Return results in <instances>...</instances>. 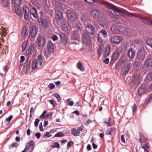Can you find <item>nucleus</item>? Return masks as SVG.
<instances>
[{"instance_id": "1", "label": "nucleus", "mask_w": 152, "mask_h": 152, "mask_svg": "<svg viewBox=\"0 0 152 152\" xmlns=\"http://www.w3.org/2000/svg\"><path fill=\"white\" fill-rule=\"evenodd\" d=\"M105 6L109 12L112 14L122 16H124L125 15L124 11L117 8L113 4H107Z\"/></svg>"}, {"instance_id": "2", "label": "nucleus", "mask_w": 152, "mask_h": 152, "mask_svg": "<svg viewBox=\"0 0 152 152\" xmlns=\"http://www.w3.org/2000/svg\"><path fill=\"white\" fill-rule=\"evenodd\" d=\"M91 40V37L89 33H84L82 36V41L83 43L86 46H88L90 43Z\"/></svg>"}, {"instance_id": "3", "label": "nucleus", "mask_w": 152, "mask_h": 152, "mask_svg": "<svg viewBox=\"0 0 152 152\" xmlns=\"http://www.w3.org/2000/svg\"><path fill=\"white\" fill-rule=\"evenodd\" d=\"M110 40L111 42L114 44H118L122 40V38L119 36L111 37Z\"/></svg>"}, {"instance_id": "4", "label": "nucleus", "mask_w": 152, "mask_h": 152, "mask_svg": "<svg viewBox=\"0 0 152 152\" xmlns=\"http://www.w3.org/2000/svg\"><path fill=\"white\" fill-rule=\"evenodd\" d=\"M46 40L43 37L40 36L37 38V44L38 46L40 47H42L45 45Z\"/></svg>"}, {"instance_id": "5", "label": "nucleus", "mask_w": 152, "mask_h": 152, "mask_svg": "<svg viewBox=\"0 0 152 152\" xmlns=\"http://www.w3.org/2000/svg\"><path fill=\"white\" fill-rule=\"evenodd\" d=\"M38 22L39 24L45 28H47L48 26V23L47 20L44 18H40L38 20Z\"/></svg>"}, {"instance_id": "6", "label": "nucleus", "mask_w": 152, "mask_h": 152, "mask_svg": "<svg viewBox=\"0 0 152 152\" xmlns=\"http://www.w3.org/2000/svg\"><path fill=\"white\" fill-rule=\"evenodd\" d=\"M37 29L35 26H32L30 29L29 36L32 38L35 37L37 33Z\"/></svg>"}, {"instance_id": "7", "label": "nucleus", "mask_w": 152, "mask_h": 152, "mask_svg": "<svg viewBox=\"0 0 152 152\" xmlns=\"http://www.w3.org/2000/svg\"><path fill=\"white\" fill-rule=\"evenodd\" d=\"M61 27L63 30L66 31H67L69 28V24L65 20H63L61 24Z\"/></svg>"}, {"instance_id": "8", "label": "nucleus", "mask_w": 152, "mask_h": 152, "mask_svg": "<svg viewBox=\"0 0 152 152\" xmlns=\"http://www.w3.org/2000/svg\"><path fill=\"white\" fill-rule=\"evenodd\" d=\"M23 13L24 14V18L25 19H27L29 17V14L30 10L28 7L26 6L23 7Z\"/></svg>"}, {"instance_id": "9", "label": "nucleus", "mask_w": 152, "mask_h": 152, "mask_svg": "<svg viewBox=\"0 0 152 152\" xmlns=\"http://www.w3.org/2000/svg\"><path fill=\"white\" fill-rule=\"evenodd\" d=\"M145 54L144 52H142L141 51H138L137 54V58L140 61H142L145 58Z\"/></svg>"}, {"instance_id": "10", "label": "nucleus", "mask_w": 152, "mask_h": 152, "mask_svg": "<svg viewBox=\"0 0 152 152\" xmlns=\"http://www.w3.org/2000/svg\"><path fill=\"white\" fill-rule=\"evenodd\" d=\"M86 29L91 34L93 35L95 33V28L94 26L91 25H89L86 26Z\"/></svg>"}, {"instance_id": "11", "label": "nucleus", "mask_w": 152, "mask_h": 152, "mask_svg": "<svg viewBox=\"0 0 152 152\" xmlns=\"http://www.w3.org/2000/svg\"><path fill=\"white\" fill-rule=\"evenodd\" d=\"M133 67L135 69L137 70L141 69L142 67L141 62H135L133 64Z\"/></svg>"}, {"instance_id": "12", "label": "nucleus", "mask_w": 152, "mask_h": 152, "mask_svg": "<svg viewBox=\"0 0 152 152\" xmlns=\"http://www.w3.org/2000/svg\"><path fill=\"white\" fill-rule=\"evenodd\" d=\"M139 138L140 142L141 143H145L147 140V139L144 137L142 132H140L139 133Z\"/></svg>"}, {"instance_id": "13", "label": "nucleus", "mask_w": 152, "mask_h": 152, "mask_svg": "<svg viewBox=\"0 0 152 152\" xmlns=\"http://www.w3.org/2000/svg\"><path fill=\"white\" fill-rule=\"evenodd\" d=\"M130 65L128 64H126L122 68V74L123 75H125L127 72L130 69Z\"/></svg>"}, {"instance_id": "14", "label": "nucleus", "mask_w": 152, "mask_h": 152, "mask_svg": "<svg viewBox=\"0 0 152 152\" xmlns=\"http://www.w3.org/2000/svg\"><path fill=\"white\" fill-rule=\"evenodd\" d=\"M61 42L64 44H66L67 42V38L65 34L62 32H60L59 33Z\"/></svg>"}, {"instance_id": "15", "label": "nucleus", "mask_w": 152, "mask_h": 152, "mask_svg": "<svg viewBox=\"0 0 152 152\" xmlns=\"http://www.w3.org/2000/svg\"><path fill=\"white\" fill-rule=\"evenodd\" d=\"M69 20L71 22L74 21L75 20L76 17L75 13L71 12L68 14L67 15Z\"/></svg>"}, {"instance_id": "16", "label": "nucleus", "mask_w": 152, "mask_h": 152, "mask_svg": "<svg viewBox=\"0 0 152 152\" xmlns=\"http://www.w3.org/2000/svg\"><path fill=\"white\" fill-rule=\"evenodd\" d=\"M30 14L35 18L38 17V15L37 9L34 7H32L30 9Z\"/></svg>"}, {"instance_id": "17", "label": "nucleus", "mask_w": 152, "mask_h": 152, "mask_svg": "<svg viewBox=\"0 0 152 152\" xmlns=\"http://www.w3.org/2000/svg\"><path fill=\"white\" fill-rule=\"evenodd\" d=\"M145 67L149 68L152 67V58L147 59L144 64Z\"/></svg>"}, {"instance_id": "18", "label": "nucleus", "mask_w": 152, "mask_h": 152, "mask_svg": "<svg viewBox=\"0 0 152 152\" xmlns=\"http://www.w3.org/2000/svg\"><path fill=\"white\" fill-rule=\"evenodd\" d=\"M55 18L58 20H61L63 18L62 14L61 11L56 10Z\"/></svg>"}, {"instance_id": "19", "label": "nucleus", "mask_w": 152, "mask_h": 152, "mask_svg": "<svg viewBox=\"0 0 152 152\" xmlns=\"http://www.w3.org/2000/svg\"><path fill=\"white\" fill-rule=\"evenodd\" d=\"M128 57L130 59L133 58L135 56V52L132 48H130L128 51Z\"/></svg>"}, {"instance_id": "20", "label": "nucleus", "mask_w": 152, "mask_h": 152, "mask_svg": "<svg viewBox=\"0 0 152 152\" xmlns=\"http://www.w3.org/2000/svg\"><path fill=\"white\" fill-rule=\"evenodd\" d=\"M47 48L49 53H52L53 52L54 47L53 44L52 42H48Z\"/></svg>"}, {"instance_id": "21", "label": "nucleus", "mask_w": 152, "mask_h": 152, "mask_svg": "<svg viewBox=\"0 0 152 152\" xmlns=\"http://www.w3.org/2000/svg\"><path fill=\"white\" fill-rule=\"evenodd\" d=\"M90 13L92 16L96 18L99 17L100 15V12H99L96 10H91Z\"/></svg>"}, {"instance_id": "22", "label": "nucleus", "mask_w": 152, "mask_h": 152, "mask_svg": "<svg viewBox=\"0 0 152 152\" xmlns=\"http://www.w3.org/2000/svg\"><path fill=\"white\" fill-rule=\"evenodd\" d=\"M120 54V53L118 51L116 50L113 53L112 57V60L115 61L119 57Z\"/></svg>"}, {"instance_id": "23", "label": "nucleus", "mask_w": 152, "mask_h": 152, "mask_svg": "<svg viewBox=\"0 0 152 152\" xmlns=\"http://www.w3.org/2000/svg\"><path fill=\"white\" fill-rule=\"evenodd\" d=\"M7 29L6 28L3 26H1L0 28V34L2 37H5L7 34Z\"/></svg>"}, {"instance_id": "24", "label": "nucleus", "mask_w": 152, "mask_h": 152, "mask_svg": "<svg viewBox=\"0 0 152 152\" xmlns=\"http://www.w3.org/2000/svg\"><path fill=\"white\" fill-rule=\"evenodd\" d=\"M110 46H107L105 47V50L104 52V56L107 57L109 55L110 52Z\"/></svg>"}, {"instance_id": "25", "label": "nucleus", "mask_w": 152, "mask_h": 152, "mask_svg": "<svg viewBox=\"0 0 152 152\" xmlns=\"http://www.w3.org/2000/svg\"><path fill=\"white\" fill-rule=\"evenodd\" d=\"M34 48L33 45H30L26 51V54L27 55H28L34 51Z\"/></svg>"}, {"instance_id": "26", "label": "nucleus", "mask_w": 152, "mask_h": 152, "mask_svg": "<svg viewBox=\"0 0 152 152\" xmlns=\"http://www.w3.org/2000/svg\"><path fill=\"white\" fill-rule=\"evenodd\" d=\"M77 68L82 71H83L85 70L84 68L83 67L82 63L79 61L76 65Z\"/></svg>"}, {"instance_id": "27", "label": "nucleus", "mask_w": 152, "mask_h": 152, "mask_svg": "<svg viewBox=\"0 0 152 152\" xmlns=\"http://www.w3.org/2000/svg\"><path fill=\"white\" fill-rule=\"evenodd\" d=\"M71 132L72 134L75 136H79L80 132H79L77 129L75 128H73L71 129Z\"/></svg>"}, {"instance_id": "28", "label": "nucleus", "mask_w": 152, "mask_h": 152, "mask_svg": "<svg viewBox=\"0 0 152 152\" xmlns=\"http://www.w3.org/2000/svg\"><path fill=\"white\" fill-rule=\"evenodd\" d=\"M126 31V28L124 26H120L119 27V30L116 32V34H118L120 32L121 33H124Z\"/></svg>"}, {"instance_id": "29", "label": "nucleus", "mask_w": 152, "mask_h": 152, "mask_svg": "<svg viewBox=\"0 0 152 152\" xmlns=\"http://www.w3.org/2000/svg\"><path fill=\"white\" fill-rule=\"evenodd\" d=\"M37 66V61L36 59H34L32 61L31 64L32 68L33 69H35Z\"/></svg>"}, {"instance_id": "30", "label": "nucleus", "mask_w": 152, "mask_h": 152, "mask_svg": "<svg viewBox=\"0 0 152 152\" xmlns=\"http://www.w3.org/2000/svg\"><path fill=\"white\" fill-rule=\"evenodd\" d=\"M15 13L19 16L22 15V11L21 9L17 8L15 9Z\"/></svg>"}, {"instance_id": "31", "label": "nucleus", "mask_w": 152, "mask_h": 152, "mask_svg": "<svg viewBox=\"0 0 152 152\" xmlns=\"http://www.w3.org/2000/svg\"><path fill=\"white\" fill-rule=\"evenodd\" d=\"M146 80L150 81L152 80V71L148 73L146 77Z\"/></svg>"}, {"instance_id": "32", "label": "nucleus", "mask_w": 152, "mask_h": 152, "mask_svg": "<svg viewBox=\"0 0 152 152\" xmlns=\"http://www.w3.org/2000/svg\"><path fill=\"white\" fill-rule=\"evenodd\" d=\"M103 46L102 45H101L99 46V48L98 50V54L99 56L101 55L103 50Z\"/></svg>"}, {"instance_id": "33", "label": "nucleus", "mask_w": 152, "mask_h": 152, "mask_svg": "<svg viewBox=\"0 0 152 152\" xmlns=\"http://www.w3.org/2000/svg\"><path fill=\"white\" fill-rule=\"evenodd\" d=\"M31 60L29 61L28 58L24 64V66H26V68H29L30 66Z\"/></svg>"}, {"instance_id": "34", "label": "nucleus", "mask_w": 152, "mask_h": 152, "mask_svg": "<svg viewBox=\"0 0 152 152\" xmlns=\"http://www.w3.org/2000/svg\"><path fill=\"white\" fill-rule=\"evenodd\" d=\"M0 3L4 7H6L8 4V2L7 0H1Z\"/></svg>"}, {"instance_id": "35", "label": "nucleus", "mask_w": 152, "mask_h": 152, "mask_svg": "<svg viewBox=\"0 0 152 152\" xmlns=\"http://www.w3.org/2000/svg\"><path fill=\"white\" fill-rule=\"evenodd\" d=\"M27 28L26 26H24L23 27V31L22 32V35L23 37L25 36L27 34Z\"/></svg>"}, {"instance_id": "36", "label": "nucleus", "mask_w": 152, "mask_h": 152, "mask_svg": "<svg viewBox=\"0 0 152 152\" xmlns=\"http://www.w3.org/2000/svg\"><path fill=\"white\" fill-rule=\"evenodd\" d=\"M111 118L110 117L108 118V119H107L106 121H104L106 124L108 126H110L111 125Z\"/></svg>"}, {"instance_id": "37", "label": "nucleus", "mask_w": 152, "mask_h": 152, "mask_svg": "<svg viewBox=\"0 0 152 152\" xmlns=\"http://www.w3.org/2000/svg\"><path fill=\"white\" fill-rule=\"evenodd\" d=\"M64 136V134L62 132H59L56 134L53 137H61Z\"/></svg>"}, {"instance_id": "38", "label": "nucleus", "mask_w": 152, "mask_h": 152, "mask_svg": "<svg viewBox=\"0 0 152 152\" xmlns=\"http://www.w3.org/2000/svg\"><path fill=\"white\" fill-rule=\"evenodd\" d=\"M12 1L16 6L20 5L21 2V0H12Z\"/></svg>"}, {"instance_id": "39", "label": "nucleus", "mask_w": 152, "mask_h": 152, "mask_svg": "<svg viewBox=\"0 0 152 152\" xmlns=\"http://www.w3.org/2000/svg\"><path fill=\"white\" fill-rule=\"evenodd\" d=\"M100 33L103 35L104 37H106L107 36V31L103 29L101 30L100 31Z\"/></svg>"}, {"instance_id": "40", "label": "nucleus", "mask_w": 152, "mask_h": 152, "mask_svg": "<svg viewBox=\"0 0 152 152\" xmlns=\"http://www.w3.org/2000/svg\"><path fill=\"white\" fill-rule=\"evenodd\" d=\"M73 35L74 39L76 40H78L79 37V35L77 33V31H74Z\"/></svg>"}, {"instance_id": "41", "label": "nucleus", "mask_w": 152, "mask_h": 152, "mask_svg": "<svg viewBox=\"0 0 152 152\" xmlns=\"http://www.w3.org/2000/svg\"><path fill=\"white\" fill-rule=\"evenodd\" d=\"M38 62L40 65H41L42 64V58L41 56H39L38 59Z\"/></svg>"}, {"instance_id": "42", "label": "nucleus", "mask_w": 152, "mask_h": 152, "mask_svg": "<svg viewBox=\"0 0 152 152\" xmlns=\"http://www.w3.org/2000/svg\"><path fill=\"white\" fill-rule=\"evenodd\" d=\"M146 44L152 48V39H149L146 41Z\"/></svg>"}, {"instance_id": "43", "label": "nucleus", "mask_w": 152, "mask_h": 152, "mask_svg": "<svg viewBox=\"0 0 152 152\" xmlns=\"http://www.w3.org/2000/svg\"><path fill=\"white\" fill-rule=\"evenodd\" d=\"M53 96L56 97L58 101L60 102L61 100V98L59 95L57 93H55L53 94Z\"/></svg>"}, {"instance_id": "44", "label": "nucleus", "mask_w": 152, "mask_h": 152, "mask_svg": "<svg viewBox=\"0 0 152 152\" xmlns=\"http://www.w3.org/2000/svg\"><path fill=\"white\" fill-rule=\"evenodd\" d=\"M27 42H23L22 44V50H24L26 48V47L27 46Z\"/></svg>"}, {"instance_id": "45", "label": "nucleus", "mask_w": 152, "mask_h": 152, "mask_svg": "<svg viewBox=\"0 0 152 152\" xmlns=\"http://www.w3.org/2000/svg\"><path fill=\"white\" fill-rule=\"evenodd\" d=\"M141 41L139 40H137L135 41L134 43V45L137 46L141 44Z\"/></svg>"}, {"instance_id": "46", "label": "nucleus", "mask_w": 152, "mask_h": 152, "mask_svg": "<svg viewBox=\"0 0 152 152\" xmlns=\"http://www.w3.org/2000/svg\"><path fill=\"white\" fill-rule=\"evenodd\" d=\"M50 133V132H46L44 135V137H51V135Z\"/></svg>"}, {"instance_id": "47", "label": "nucleus", "mask_w": 152, "mask_h": 152, "mask_svg": "<svg viewBox=\"0 0 152 152\" xmlns=\"http://www.w3.org/2000/svg\"><path fill=\"white\" fill-rule=\"evenodd\" d=\"M52 148H58L59 147V145L58 142H55L52 146Z\"/></svg>"}, {"instance_id": "48", "label": "nucleus", "mask_w": 152, "mask_h": 152, "mask_svg": "<svg viewBox=\"0 0 152 152\" xmlns=\"http://www.w3.org/2000/svg\"><path fill=\"white\" fill-rule=\"evenodd\" d=\"M39 120V119L37 118L36 120V121L34 122V126L35 127L38 126Z\"/></svg>"}, {"instance_id": "49", "label": "nucleus", "mask_w": 152, "mask_h": 152, "mask_svg": "<svg viewBox=\"0 0 152 152\" xmlns=\"http://www.w3.org/2000/svg\"><path fill=\"white\" fill-rule=\"evenodd\" d=\"M115 129L114 128H112L108 130V132L106 133L107 134L111 135V132Z\"/></svg>"}, {"instance_id": "50", "label": "nucleus", "mask_w": 152, "mask_h": 152, "mask_svg": "<svg viewBox=\"0 0 152 152\" xmlns=\"http://www.w3.org/2000/svg\"><path fill=\"white\" fill-rule=\"evenodd\" d=\"M143 21L145 24H148L149 23V20L146 18H144L142 20Z\"/></svg>"}, {"instance_id": "51", "label": "nucleus", "mask_w": 152, "mask_h": 152, "mask_svg": "<svg viewBox=\"0 0 152 152\" xmlns=\"http://www.w3.org/2000/svg\"><path fill=\"white\" fill-rule=\"evenodd\" d=\"M152 101V94H150L149 96V98L148 99V102H147V104L149 103L150 102H151Z\"/></svg>"}, {"instance_id": "52", "label": "nucleus", "mask_w": 152, "mask_h": 152, "mask_svg": "<svg viewBox=\"0 0 152 152\" xmlns=\"http://www.w3.org/2000/svg\"><path fill=\"white\" fill-rule=\"evenodd\" d=\"M55 86L53 83H50L49 85V88L50 89V90H51L53 89V88L55 87Z\"/></svg>"}, {"instance_id": "53", "label": "nucleus", "mask_w": 152, "mask_h": 152, "mask_svg": "<svg viewBox=\"0 0 152 152\" xmlns=\"http://www.w3.org/2000/svg\"><path fill=\"white\" fill-rule=\"evenodd\" d=\"M13 118V116L12 115H10L8 118H6V121H7L8 122H10L12 119Z\"/></svg>"}, {"instance_id": "54", "label": "nucleus", "mask_w": 152, "mask_h": 152, "mask_svg": "<svg viewBox=\"0 0 152 152\" xmlns=\"http://www.w3.org/2000/svg\"><path fill=\"white\" fill-rule=\"evenodd\" d=\"M133 82L137 84H138L139 83V78L137 77V78L136 79V80H133Z\"/></svg>"}, {"instance_id": "55", "label": "nucleus", "mask_w": 152, "mask_h": 152, "mask_svg": "<svg viewBox=\"0 0 152 152\" xmlns=\"http://www.w3.org/2000/svg\"><path fill=\"white\" fill-rule=\"evenodd\" d=\"M50 104H52L53 107H55L56 106V103L55 104V101L53 100H50L49 101Z\"/></svg>"}, {"instance_id": "56", "label": "nucleus", "mask_w": 152, "mask_h": 152, "mask_svg": "<svg viewBox=\"0 0 152 152\" xmlns=\"http://www.w3.org/2000/svg\"><path fill=\"white\" fill-rule=\"evenodd\" d=\"M73 144V142L72 141L69 142L67 144V146L68 147H70Z\"/></svg>"}, {"instance_id": "57", "label": "nucleus", "mask_w": 152, "mask_h": 152, "mask_svg": "<svg viewBox=\"0 0 152 152\" xmlns=\"http://www.w3.org/2000/svg\"><path fill=\"white\" fill-rule=\"evenodd\" d=\"M132 109L133 112H135L137 109V106L135 104H134L132 107Z\"/></svg>"}, {"instance_id": "58", "label": "nucleus", "mask_w": 152, "mask_h": 152, "mask_svg": "<svg viewBox=\"0 0 152 152\" xmlns=\"http://www.w3.org/2000/svg\"><path fill=\"white\" fill-rule=\"evenodd\" d=\"M58 37L56 35H54L52 37V39L54 41H55L58 39Z\"/></svg>"}, {"instance_id": "59", "label": "nucleus", "mask_w": 152, "mask_h": 152, "mask_svg": "<svg viewBox=\"0 0 152 152\" xmlns=\"http://www.w3.org/2000/svg\"><path fill=\"white\" fill-rule=\"evenodd\" d=\"M84 1L89 3L92 4L94 2V0H84Z\"/></svg>"}, {"instance_id": "60", "label": "nucleus", "mask_w": 152, "mask_h": 152, "mask_svg": "<svg viewBox=\"0 0 152 152\" xmlns=\"http://www.w3.org/2000/svg\"><path fill=\"white\" fill-rule=\"evenodd\" d=\"M97 39L98 41L100 43H101L102 42V39L100 38L99 37V34L98 35L97 37Z\"/></svg>"}, {"instance_id": "61", "label": "nucleus", "mask_w": 152, "mask_h": 152, "mask_svg": "<svg viewBox=\"0 0 152 152\" xmlns=\"http://www.w3.org/2000/svg\"><path fill=\"white\" fill-rule=\"evenodd\" d=\"M103 62L106 64H108L109 62V58H106L105 60H103Z\"/></svg>"}, {"instance_id": "62", "label": "nucleus", "mask_w": 152, "mask_h": 152, "mask_svg": "<svg viewBox=\"0 0 152 152\" xmlns=\"http://www.w3.org/2000/svg\"><path fill=\"white\" fill-rule=\"evenodd\" d=\"M47 113V111L45 110L43 111L42 115L40 116V118L42 119L43 118H42V117H44L46 113Z\"/></svg>"}, {"instance_id": "63", "label": "nucleus", "mask_w": 152, "mask_h": 152, "mask_svg": "<svg viewBox=\"0 0 152 152\" xmlns=\"http://www.w3.org/2000/svg\"><path fill=\"white\" fill-rule=\"evenodd\" d=\"M39 130L40 131H43L44 130V129L43 128V126L42 125V123H41L39 124Z\"/></svg>"}, {"instance_id": "64", "label": "nucleus", "mask_w": 152, "mask_h": 152, "mask_svg": "<svg viewBox=\"0 0 152 152\" xmlns=\"http://www.w3.org/2000/svg\"><path fill=\"white\" fill-rule=\"evenodd\" d=\"M35 135L36 136L37 138L39 139L41 137V134L39 132H37L36 133Z\"/></svg>"}]
</instances>
